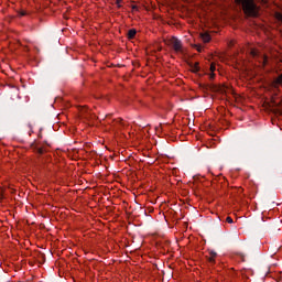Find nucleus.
<instances>
[{
    "mask_svg": "<svg viewBox=\"0 0 282 282\" xmlns=\"http://www.w3.org/2000/svg\"><path fill=\"white\" fill-rule=\"evenodd\" d=\"M237 3H242V10L247 17H257L259 8L254 4V0H236Z\"/></svg>",
    "mask_w": 282,
    "mask_h": 282,
    "instance_id": "1",
    "label": "nucleus"
},
{
    "mask_svg": "<svg viewBox=\"0 0 282 282\" xmlns=\"http://www.w3.org/2000/svg\"><path fill=\"white\" fill-rule=\"evenodd\" d=\"M165 220L170 227L177 226V216L175 215V210L167 212L165 215Z\"/></svg>",
    "mask_w": 282,
    "mask_h": 282,
    "instance_id": "2",
    "label": "nucleus"
},
{
    "mask_svg": "<svg viewBox=\"0 0 282 282\" xmlns=\"http://www.w3.org/2000/svg\"><path fill=\"white\" fill-rule=\"evenodd\" d=\"M166 45L174 52H177V37L173 36L165 41Z\"/></svg>",
    "mask_w": 282,
    "mask_h": 282,
    "instance_id": "3",
    "label": "nucleus"
},
{
    "mask_svg": "<svg viewBox=\"0 0 282 282\" xmlns=\"http://www.w3.org/2000/svg\"><path fill=\"white\" fill-rule=\"evenodd\" d=\"M33 256H34V258L41 259V261H43V262L45 261V253H43V252H40V251H37V250H34Z\"/></svg>",
    "mask_w": 282,
    "mask_h": 282,
    "instance_id": "4",
    "label": "nucleus"
},
{
    "mask_svg": "<svg viewBox=\"0 0 282 282\" xmlns=\"http://www.w3.org/2000/svg\"><path fill=\"white\" fill-rule=\"evenodd\" d=\"M209 254L210 256L207 258V261H209V263H215L216 262L215 258L217 257V252L210 251Z\"/></svg>",
    "mask_w": 282,
    "mask_h": 282,
    "instance_id": "5",
    "label": "nucleus"
},
{
    "mask_svg": "<svg viewBox=\"0 0 282 282\" xmlns=\"http://www.w3.org/2000/svg\"><path fill=\"white\" fill-rule=\"evenodd\" d=\"M200 39H202V41H203L204 43H209V41H210V34H208V33H202V34H200Z\"/></svg>",
    "mask_w": 282,
    "mask_h": 282,
    "instance_id": "6",
    "label": "nucleus"
},
{
    "mask_svg": "<svg viewBox=\"0 0 282 282\" xmlns=\"http://www.w3.org/2000/svg\"><path fill=\"white\" fill-rule=\"evenodd\" d=\"M32 147H33L34 151L36 153H39V155H43V153H45V150L43 148H39V147L34 145V144Z\"/></svg>",
    "mask_w": 282,
    "mask_h": 282,
    "instance_id": "7",
    "label": "nucleus"
},
{
    "mask_svg": "<svg viewBox=\"0 0 282 282\" xmlns=\"http://www.w3.org/2000/svg\"><path fill=\"white\" fill-rule=\"evenodd\" d=\"M138 32L135 31V29L129 30L128 31V39H135V34Z\"/></svg>",
    "mask_w": 282,
    "mask_h": 282,
    "instance_id": "8",
    "label": "nucleus"
},
{
    "mask_svg": "<svg viewBox=\"0 0 282 282\" xmlns=\"http://www.w3.org/2000/svg\"><path fill=\"white\" fill-rule=\"evenodd\" d=\"M192 72H199V63H195L192 65Z\"/></svg>",
    "mask_w": 282,
    "mask_h": 282,
    "instance_id": "9",
    "label": "nucleus"
},
{
    "mask_svg": "<svg viewBox=\"0 0 282 282\" xmlns=\"http://www.w3.org/2000/svg\"><path fill=\"white\" fill-rule=\"evenodd\" d=\"M116 124H120L121 127H124V122H122V119L115 120Z\"/></svg>",
    "mask_w": 282,
    "mask_h": 282,
    "instance_id": "10",
    "label": "nucleus"
},
{
    "mask_svg": "<svg viewBox=\"0 0 282 282\" xmlns=\"http://www.w3.org/2000/svg\"><path fill=\"white\" fill-rule=\"evenodd\" d=\"M282 83V74L275 79L276 85H281Z\"/></svg>",
    "mask_w": 282,
    "mask_h": 282,
    "instance_id": "11",
    "label": "nucleus"
},
{
    "mask_svg": "<svg viewBox=\"0 0 282 282\" xmlns=\"http://www.w3.org/2000/svg\"><path fill=\"white\" fill-rule=\"evenodd\" d=\"M239 258H241L242 262H246V256L241 252L238 253Z\"/></svg>",
    "mask_w": 282,
    "mask_h": 282,
    "instance_id": "12",
    "label": "nucleus"
},
{
    "mask_svg": "<svg viewBox=\"0 0 282 282\" xmlns=\"http://www.w3.org/2000/svg\"><path fill=\"white\" fill-rule=\"evenodd\" d=\"M116 3L118 6V8H122V6H120V3H122V0H116Z\"/></svg>",
    "mask_w": 282,
    "mask_h": 282,
    "instance_id": "13",
    "label": "nucleus"
},
{
    "mask_svg": "<svg viewBox=\"0 0 282 282\" xmlns=\"http://www.w3.org/2000/svg\"><path fill=\"white\" fill-rule=\"evenodd\" d=\"M19 14H20V17H25V15L28 14V12H25V11H20Z\"/></svg>",
    "mask_w": 282,
    "mask_h": 282,
    "instance_id": "14",
    "label": "nucleus"
},
{
    "mask_svg": "<svg viewBox=\"0 0 282 282\" xmlns=\"http://www.w3.org/2000/svg\"><path fill=\"white\" fill-rule=\"evenodd\" d=\"M276 19H278L279 21H282V14H281V13H278Z\"/></svg>",
    "mask_w": 282,
    "mask_h": 282,
    "instance_id": "15",
    "label": "nucleus"
},
{
    "mask_svg": "<svg viewBox=\"0 0 282 282\" xmlns=\"http://www.w3.org/2000/svg\"><path fill=\"white\" fill-rule=\"evenodd\" d=\"M226 221H227L228 224H232V219H231L230 217H227Z\"/></svg>",
    "mask_w": 282,
    "mask_h": 282,
    "instance_id": "16",
    "label": "nucleus"
},
{
    "mask_svg": "<svg viewBox=\"0 0 282 282\" xmlns=\"http://www.w3.org/2000/svg\"><path fill=\"white\" fill-rule=\"evenodd\" d=\"M181 47H182V45L180 44V41H178L177 42V50H178V52H180Z\"/></svg>",
    "mask_w": 282,
    "mask_h": 282,
    "instance_id": "17",
    "label": "nucleus"
},
{
    "mask_svg": "<svg viewBox=\"0 0 282 282\" xmlns=\"http://www.w3.org/2000/svg\"><path fill=\"white\" fill-rule=\"evenodd\" d=\"M252 56H257V52L252 51L251 52Z\"/></svg>",
    "mask_w": 282,
    "mask_h": 282,
    "instance_id": "18",
    "label": "nucleus"
},
{
    "mask_svg": "<svg viewBox=\"0 0 282 282\" xmlns=\"http://www.w3.org/2000/svg\"><path fill=\"white\" fill-rule=\"evenodd\" d=\"M132 10H138V7L137 6H132Z\"/></svg>",
    "mask_w": 282,
    "mask_h": 282,
    "instance_id": "19",
    "label": "nucleus"
},
{
    "mask_svg": "<svg viewBox=\"0 0 282 282\" xmlns=\"http://www.w3.org/2000/svg\"><path fill=\"white\" fill-rule=\"evenodd\" d=\"M198 52H202V46H197Z\"/></svg>",
    "mask_w": 282,
    "mask_h": 282,
    "instance_id": "20",
    "label": "nucleus"
},
{
    "mask_svg": "<svg viewBox=\"0 0 282 282\" xmlns=\"http://www.w3.org/2000/svg\"><path fill=\"white\" fill-rule=\"evenodd\" d=\"M210 69H212V72H213V70L215 69V66H214V65H212V66H210Z\"/></svg>",
    "mask_w": 282,
    "mask_h": 282,
    "instance_id": "21",
    "label": "nucleus"
},
{
    "mask_svg": "<svg viewBox=\"0 0 282 282\" xmlns=\"http://www.w3.org/2000/svg\"><path fill=\"white\" fill-rule=\"evenodd\" d=\"M84 252H85V253H88V249H84Z\"/></svg>",
    "mask_w": 282,
    "mask_h": 282,
    "instance_id": "22",
    "label": "nucleus"
},
{
    "mask_svg": "<svg viewBox=\"0 0 282 282\" xmlns=\"http://www.w3.org/2000/svg\"><path fill=\"white\" fill-rule=\"evenodd\" d=\"M48 252H51V254H54V251H52V250H48Z\"/></svg>",
    "mask_w": 282,
    "mask_h": 282,
    "instance_id": "23",
    "label": "nucleus"
},
{
    "mask_svg": "<svg viewBox=\"0 0 282 282\" xmlns=\"http://www.w3.org/2000/svg\"><path fill=\"white\" fill-rule=\"evenodd\" d=\"M160 247H161V248H164V245L160 243Z\"/></svg>",
    "mask_w": 282,
    "mask_h": 282,
    "instance_id": "24",
    "label": "nucleus"
},
{
    "mask_svg": "<svg viewBox=\"0 0 282 282\" xmlns=\"http://www.w3.org/2000/svg\"><path fill=\"white\" fill-rule=\"evenodd\" d=\"M166 246H169V241L166 242Z\"/></svg>",
    "mask_w": 282,
    "mask_h": 282,
    "instance_id": "25",
    "label": "nucleus"
}]
</instances>
